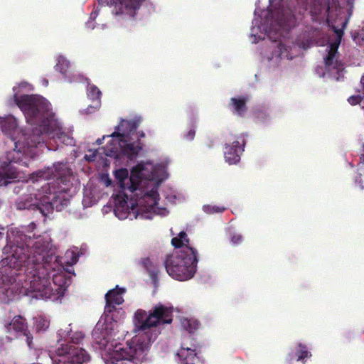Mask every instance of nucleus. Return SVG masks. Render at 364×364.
<instances>
[{
    "mask_svg": "<svg viewBox=\"0 0 364 364\" xmlns=\"http://www.w3.org/2000/svg\"><path fill=\"white\" fill-rule=\"evenodd\" d=\"M196 252L193 248L185 250L171 255L166 262L168 274L173 278L184 281L191 279L196 272Z\"/></svg>",
    "mask_w": 364,
    "mask_h": 364,
    "instance_id": "1",
    "label": "nucleus"
},
{
    "mask_svg": "<svg viewBox=\"0 0 364 364\" xmlns=\"http://www.w3.org/2000/svg\"><path fill=\"white\" fill-rule=\"evenodd\" d=\"M149 343L146 334L136 336L124 347L116 346L112 352L105 353L103 358L106 364H117V362L123 360L139 359L148 348Z\"/></svg>",
    "mask_w": 364,
    "mask_h": 364,
    "instance_id": "2",
    "label": "nucleus"
},
{
    "mask_svg": "<svg viewBox=\"0 0 364 364\" xmlns=\"http://www.w3.org/2000/svg\"><path fill=\"white\" fill-rule=\"evenodd\" d=\"M139 123V117L131 120H122L117 128L118 132L111 134L112 141L117 143L118 146L112 148L110 153H106V155L115 154L119 149L130 156L136 155L141 148L138 144L130 143L128 136L138 127Z\"/></svg>",
    "mask_w": 364,
    "mask_h": 364,
    "instance_id": "3",
    "label": "nucleus"
},
{
    "mask_svg": "<svg viewBox=\"0 0 364 364\" xmlns=\"http://www.w3.org/2000/svg\"><path fill=\"white\" fill-rule=\"evenodd\" d=\"M156 176V167L149 162L137 164L132 168L129 178L126 168H121L115 172V177L119 187L123 190H129L132 192L137 188L141 179L153 180Z\"/></svg>",
    "mask_w": 364,
    "mask_h": 364,
    "instance_id": "4",
    "label": "nucleus"
},
{
    "mask_svg": "<svg viewBox=\"0 0 364 364\" xmlns=\"http://www.w3.org/2000/svg\"><path fill=\"white\" fill-rule=\"evenodd\" d=\"M63 279L60 274L55 275L53 279L54 287L48 278L41 277L40 276H34L33 279L30 282L31 291L34 293L33 297L36 299H50L55 294H63L64 289L62 285H58L57 282Z\"/></svg>",
    "mask_w": 364,
    "mask_h": 364,
    "instance_id": "5",
    "label": "nucleus"
},
{
    "mask_svg": "<svg viewBox=\"0 0 364 364\" xmlns=\"http://www.w3.org/2000/svg\"><path fill=\"white\" fill-rule=\"evenodd\" d=\"M171 311L162 305L156 306L153 312L146 318L142 324V329L156 326L159 323H169L171 322Z\"/></svg>",
    "mask_w": 364,
    "mask_h": 364,
    "instance_id": "6",
    "label": "nucleus"
},
{
    "mask_svg": "<svg viewBox=\"0 0 364 364\" xmlns=\"http://www.w3.org/2000/svg\"><path fill=\"white\" fill-rule=\"evenodd\" d=\"M24 102L22 109L28 116H36L38 112H48L50 109L49 102L43 98L27 96L24 98Z\"/></svg>",
    "mask_w": 364,
    "mask_h": 364,
    "instance_id": "7",
    "label": "nucleus"
},
{
    "mask_svg": "<svg viewBox=\"0 0 364 364\" xmlns=\"http://www.w3.org/2000/svg\"><path fill=\"white\" fill-rule=\"evenodd\" d=\"M144 0H111L112 12L115 15L127 14L133 16L135 10L139 8Z\"/></svg>",
    "mask_w": 364,
    "mask_h": 364,
    "instance_id": "8",
    "label": "nucleus"
},
{
    "mask_svg": "<svg viewBox=\"0 0 364 364\" xmlns=\"http://www.w3.org/2000/svg\"><path fill=\"white\" fill-rule=\"evenodd\" d=\"M197 346L191 343L190 345L183 342L177 353L180 364H193L197 358Z\"/></svg>",
    "mask_w": 364,
    "mask_h": 364,
    "instance_id": "9",
    "label": "nucleus"
},
{
    "mask_svg": "<svg viewBox=\"0 0 364 364\" xmlns=\"http://www.w3.org/2000/svg\"><path fill=\"white\" fill-rule=\"evenodd\" d=\"M124 292V289H118L117 287L109 291L105 295L106 306L105 310L108 312H112L115 305H119L123 303L124 299L122 296Z\"/></svg>",
    "mask_w": 364,
    "mask_h": 364,
    "instance_id": "10",
    "label": "nucleus"
},
{
    "mask_svg": "<svg viewBox=\"0 0 364 364\" xmlns=\"http://www.w3.org/2000/svg\"><path fill=\"white\" fill-rule=\"evenodd\" d=\"M159 198V194L156 190H151L150 193H146L144 196L143 200L147 203V206L144 207V209L147 213H141V217L144 218H151V213L156 212V205H157Z\"/></svg>",
    "mask_w": 364,
    "mask_h": 364,
    "instance_id": "11",
    "label": "nucleus"
},
{
    "mask_svg": "<svg viewBox=\"0 0 364 364\" xmlns=\"http://www.w3.org/2000/svg\"><path fill=\"white\" fill-rule=\"evenodd\" d=\"M8 332L11 333H16V334L22 333L25 336H26V341L28 343V346L31 347V338H30L26 333V328H25V323L24 320L20 317H15L12 320V321L7 326ZM18 335H16L17 336Z\"/></svg>",
    "mask_w": 364,
    "mask_h": 364,
    "instance_id": "12",
    "label": "nucleus"
},
{
    "mask_svg": "<svg viewBox=\"0 0 364 364\" xmlns=\"http://www.w3.org/2000/svg\"><path fill=\"white\" fill-rule=\"evenodd\" d=\"M9 259L14 268H20L26 262L27 255L22 247H17Z\"/></svg>",
    "mask_w": 364,
    "mask_h": 364,
    "instance_id": "13",
    "label": "nucleus"
},
{
    "mask_svg": "<svg viewBox=\"0 0 364 364\" xmlns=\"http://www.w3.org/2000/svg\"><path fill=\"white\" fill-rule=\"evenodd\" d=\"M239 152L238 149H232V146H227L225 151L226 161L230 164L237 163L240 160Z\"/></svg>",
    "mask_w": 364,
    "mask_h": 364,
    "instance_id": "14",
    "label": "nucleus"
},
{
    "mask_svg": "<svg viewBox=\"0 0 364 364\" xmlns=\"http://www.w3.org/2000/svg\"><path fill=\"white\" fill-rule=\"evenodd\" d=\"M90 359L89 355L87 353L82 349H77L74 353H73L71 357V362L73 363H78L81 364L84 362L88 361Z\"/></svg>",
    "mask_w": 364,
    "mask_h": 364,
    "instance_id": "15",
    "label": "nucleus"
},
{
    "mask_svg": "<svg viewBox=\"0 0 364 364\" xmlns=\"http://www.w3.org/2000/svg\"><path fill=\"white\" fill-rule=\"evenodd\" d=\"M182 327L188 332H193L198 327V322L194 319H188L187 318H182L181 319Z\"/></svg>",
    "mask_w": 364,
    "mask_h": 364,
    "instance_id": "16",
    "label": "nucleus"
},
{
    "mask_svg": "<svg viewBox=\"0 0 364 364\" xmlns=\"http://www.w3.org/2000/svg\"><path fill=\"white\" fill-rule=\"evenodd\" d=\"M127 208L126 207V202H121L119 205H117L114 209V213L117 217L122 220L127 218L131 215V213L127 212Z\"/></svg>",
    "mask_w": 364,
    "mask_h": 364,
    "instance_id": "17",
    "label": "nucleus"
},
{
    "mask_svg": "<svg viewBox=\"0 0 364 364\" xmlns=\"http://www.w3.org/2000/svg\"><path fill=\"white\" fill-rule=\"evenodd\" d=\"M188 242V240L185 232H181L178 237H173L171 240L172 245L176 247H183Z\"/></svg>",
    "mask_w": 364,
    "mask_h": 364,
    "instance_id": "18",
    "label": "nucleus"
},
{
    "mask_svg": "<svg viewBox=\"0 0 364 364\" xmlns=\"http://www.w3.org/2000/svg\"><path fill=\"white\" fill-rule=\"evenodd\" d=\"M340 44V40L337 43H333L331 46L330 50L327 57L325 58V63L326 65H330L333 63V60L335 58L337 53V48Z\"/></svg>",
    "mask_w": 364,
    "mask_h": 364,
    "instance_id": "19",
    "label": "nucleus"
},
{
    "mask_svg": "<svg viewBox=\"0 0 364 364\" xmlns=\"http://www.w3.org/2000/svg\"><path fill=\"white\" fill-rule=\"evenodd\" d=\"M135 320L137 321L140 328H142V324L146 318V314L144 311L138 310L134 315Z\"/></svg>",
    "mask_w": 364,
    "mask_h": 364,
    "instance_id": "20",
    "label": "nucleus"
},
{
    "mask_svg": "<svg viewBox=\"0 0 364 364\" xmlns=\"http://www.w3.org/2000/svg\"><path fill=\"white\" fill-rule=\"evenodd\" d=\"M231 100L233 102L235 109L237 112H240L241 111L244 110L245 105V101L244 100L232 98Z\"/></svg>",
    "mask_w": 364,
    "mask_h": 364,
    "instance_id": "21",
    "label": "nucleus"
},
{
    "mask_svg": "<svg viewBox=\"0 0 364 364\" xmlns=\"http://www.w3.org/2000/svg\"><path fill=\"white\" fill-rule=\"evenodd\" d=\"M49 326V322L44 318H38L36 321V328L38 331L46 330Z\"/></svg>",
    "mask_w": 364,
    "mask_h": 364,
    "instance_id": "22",
    "label": "nucleus"
},
{
    "mask_svg": "<svg viewBox=\"0 0 364 364\" xmlns=\"http://www.w3.org/2000/svg\"><path fill=\"white\" fill-rule=\"evenodd\" d=\"M68 66H69V63L64 58H61L58 60V63L57 65V67H58V69L61 73H65L66 72Z\"/></svg>",
    "mask_w": 364,
    "mask_h": 364,
    "instance_id": "23",
    "label": "nucleus"
},
{
    "mask_svg": "<svg viewBox=\"0 0 364 364\" xmlns=\"http://www.w3.org/2000/svg\"><path fill=\"white\" fill-rule=\"evenodd\" d=\"M225 210L224 208H219L216 206H212V205H204L203 206V210L207 213H218L222 212Z\"/></svg>",
    "mask_w": 364,
    "mask_h": 364,
    "instance_id": "24",
    "label": "nucleus"
},
{
    "mask_svg": "<svg viewBox=\"0 0 364 364\" xmlns=\"http://www.w3.org/2000/svg\"><path fill=\"white\" fill-rule=\"evenodd\" d=\"M90 95L93 99H98L101 95V92L95 86L90 87Z\"/></svg>",
    "mask_w": 364,
    "mask_h": 364,
    "instance_id": "25",
    "label": "nucleus"
},
{
    "mask_svg": "<svg viewBox=\"0 0 364 364\" xmlns=\"http://www.w3.org/2000/svg\"><path fill=\"white\" fill-rule=\"evenodd\" d=\"M362 99L363 97H360V95L351 96L348 99V101L350 105H355L359 104L361 102Z\"/></svg>",
    "mask_w": 364,
    "mask_h": 364,
    "instance_id": "26",
    "label": "nucleus"
},
{
    "mask_svg": "<svg viewBox=\"0 0 364 364\" xmlns=\"http://www.w3.org/2000/svg\"><path fill=\"white\" fill-rule=\"evenodd\" d=\"M308 355H309L308 351H306L304 348L303 349L301 350L300 353L298 354L297 360H300L303 358H305L308 356Z\"/></svg>",
    "mask_w": 364,
    "mask_h": 364,
    "instance_id": "27",
    "label": "nucleus"
},
{
    "mask_svg": "<svg viewBox=\"0 0 364 364\" xmlns=\"http://www.w3.org/2000/svg\"><path fill=\"white\" fill-rule=\"evenodd\" d=\"M55 124V122L53 120H49L48 122V124H43V132H48L50 131V128L49 127L50 126H52Z\"/></svg>",
    "mask_w": 364,
    "mask_h": 364,
    "instance_id": "28",
    "label": "nucleus"
},
{
    "mask_svg": "<svg viewBox=\"0 0 364 364\" xmlns=\"http://www.w3.org/2000/svg\"><path fill=\"white\" fill-rule=\"evenodd\" d=\"M232 149H238V151H241V148L240 147V143L238 141H234L232 143Z\"/></svg>",
    "mask_w": 364,
    "mask_h": 364,
    "instance_id": "29",
    "label": "nucleus"
},
{
    "mask_svg": "<svg viewBox=\"0 0 364 364\" xmlns=\"http://www.w3.org/2000/svg\"><path fill=\"white\" fill-rule=\"evenodd\" d=\"M240 240H241V236L240 235H236V236H233L232 237V241L233 242V243H237Z\"/></svg>",
    "mask_w": 364,
    "mask_h": 364,
    "instance_id": "30",
    "label": "nucleus"
},
{
    "mask_svg": "<svg viewBox=\"0 0 364 364\" xmlns=\"http://www.w3.org/2000/svg\"><path fill=\"white\" fill-rule=\"evenodd\" d=\"M7 181L4 176H0V186L6 185Z\"/></svg>",
    "mask_w": 364,
    "mask_h": 364,
    "instance_id": "31",
    "label": "nucleus"
},
{
    "mask_svg": "<svg viewBox=\"0 0 364 364\" xmlns=\"http://www.w3.org/2000/svg\"><path fill=\"white\" fill-rule=\"evenodd\" d=\"M194 132H190L188 134V139H192L194 136Z\"/></svg>",
    "mask_w": 364,
    "mask_h": 364,
    "instance_id": "32",
    "label": "nucleus"
},
{
    "mask_svg": "<svg viewBox=\"0 0 364 364\" xmlns=\"http://www.w3.org/2000/svg\"><path fill=\"white\" fill-rule=\"evenodd\" d=\"M279 49H282V48H283V46L282 44H279Z\"/></svg>",
    "mask_w": 364,
    "mask_h": 364,
    "instance_id": "33",
    "label": "nucleus"
},
{
    "mask_svg": "<svg viewBox=\"0 0 364 364\" xmlns=\"http://www.w3.org/2000/svg\"><path fill=\"white\" fill-rule=\"evenodd\" d=\"M97 141L98 144H100L102 142V140L101 139H98Z\"/></svg>",
    "mask_w": 364,
    "mask_h": 364,
    "instance_id": "34",
    "label": "nucleus"
},
{
    "mask_svg": "<svg viewBox=\"0 0 364 364\" xmlns=\"http://www.w3.org/2000/svg\"><path fill=\"white\" fill-rule=\"evenodd\" d=\"M76 262H77V259H76V258H75V259H73V263H75Z\"/></svg>",
    "mask_w": 364,
    "mask_h": 364,
    "instance_id": "35",
    "label": "nucleus"
},
{
    "mask_svg": "<svg viewBox=\"0 0 364 364\" xmlns=\"http://www.w3.org/2000/svg\"><path fill=\"white\" fill-rule=\"evenodd\" d=\"M44 83H46V85H48V81L47 80H44Z\"/></svg>",
    "mask_w": 364,
    "mask_h": 364,
    "instance_id": "36",
    "label": "nucleus"
},
{
    "mask_svg": "<svg viewBox=\"0 0 364 364\" xmlns=\"http://www.w3.org/2000/svg\"><path fill=\"white\" fill-rule=\"evenodd\" d=\"M140 136L143 137V136H144V134L141 133Z\"/></svg>",
    "mask_w": 364,
    "mask_h": 364,
    "instance_id": "37",
    "label": "nucleus"
}]
</instances>
